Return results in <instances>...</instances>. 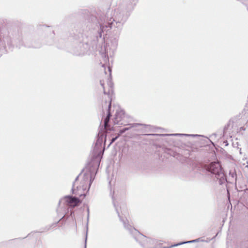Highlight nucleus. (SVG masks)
Segmentation results:
<instances>
[{
    "instance_id": "f257e3e1",
    "label": "nucleus",
    "mask_w": 248,
    "mask_h": 248,
    "mask_svg": "<svg viewBox=\"0 0 248 248\" xmlns=\"http://www.w3.org/2000/svg\"><path fill=\"white\" fill-rule=\"evenodd\" d=\"M101 56L102 62L101 63L103 62L102 67L103 68L104 73L107 78V85L100 81V84L103 88L104 93L107 95L108 97L105 101V106L108 107V113L104 120V126L107 128L108 126V124L111 115L109 110L111 108V96L113 93V83L111 81V69L109 65L108 55L107 56L106 53H102ZM103 107H105V105H103Z\"/></svg>"
},
{
    "instance_id": "f03ea898",
    "label": "nucleus",
    "mask_w": 248,
    "mask_h": 248,
    "mask_svg": "<svg viewBox=\"0 0 248 248\" xmlns=\"http://www.w3.org/2000/svg\"><path fill=\"white\" fill-rule=\"evenodd\" d=\"M129 233L134 235L136 241H139L140 243L144 248H155V241L146 237L145 236L141 234L138 230L133 228H125Z\"/></svg>"
},
{
    "instance_id": "7ed1b4c3",
    "label": "nucleus",
    "mask_w": 248,
    "mask_h": 248,
    "mask_svg": "<svg viewBox=\"0 0 248 248\" xmlns=\"http://www.w3.org/2000/svg\"><path fill=\"white\" fill-rule=\"evenodd\" d=\"M78 176L76 181L78 178ZM92 181L91 173L88 171L85 172L83 175L82 180L81 182V185L76 186V181L74 182L73 185L72 191L73 193L77 194V192L78 191H85L89 188Z\"/></svg>"
},
{
    "instance_id": "20e7f679",
    "label": "nucleus",
    "mask_w": 248,
    "mask_h": 248,
    "mask_svg": "<svg viewBox=\"0 0 248 248\" xmlns=\"http://www.w3.org/2000/svg\"><path fill=\"white\" fill-rule=\"evenodd\" d=\"M91 50V46L87 42H79L74 48L73 53L76 55L87 54Z\"/></svg>"
},
{
    "instance_id": "39448f33",
    "label": "nucleus",
    "mask_w": 248,
    "mask_h": 248,
    "mask_svg": "<svg viewBox=\"0 0 248 248\" xmlns=\"http://www.w3.org/2000/svg\"><path fill=\"white\" fill-rule=\"evenodd\" d=\"M206 169L208 171L215 174L216 176H220L223 174L221 166L218 162L211 163L209 165L206 167Z\"/></svg>"
},
{
    "instance_id": "423d86ee",
    "label": "nucleus",
    "mask_w": 248,
    "mask_h": 248,
    "mask_svg": "<svg viewBox=\"0 0 248 248\" xmlns=\"http://www.w3.org/2000/svg\"><path fill=\"white\" fill-rule=\"evenodd\" d=\"M113 205L115 207V209L119 217L120 220L122 221H124L123 219L122 212L121 211V207H119V201L120 198L118 194V192L115 189L113 191V195L112 196Z\"/></svg>"
},
{
    "instance_id": "0eeeda50",
    "label": "nucleus",
    "mask_w": 248,
    "mask_h": 248,
    "mask_svg": "<svg viewBox=\"0 0 248 248\" xmlns=\"http://www.w3.org/2000/svg\"><path fill=\"white\" fill-rule=\"evenodd\" d=\"M62 202H67L69 205L75 207L79 202V200L76 197L67 196L60 200L59 205L60 206Z\"/></svg>"
},
{
    "instance_id": "6e6552de",
    "label": "nucleus",
    "mask_w": 248,
    "mask_h": 248,
    "mask_svg": "<svg viewBox=\"0 0 248 248\" xmlns=\"http://www.w3.org/2000/svg\"><path fill=\"white\" fill-rule=\"evenodd\" d=\"M112 22L104 23L100 25V30L98 31L99 37L101 38L102 36V33L107 32L112 28Z\"/></svg>"
},
{
    "instance_id": "1a4fd4ad",
    "label": "nucleus",
    "mask_w": 248,
    "mask_h": 248,
    "mask_svg": "<svg viewBox=\"0 0 248 248\" xmlns=\"http://www.w3.org/2000/svg\"><path fill=\"white\" fill-rule=\"evenodd\" d=\"M162 136H186V137H197L200 136L199 135L193 134H170L162 135Z\"/></svg>"
},
{
    "instance_id": "9d476101",
    "label": "nucleus",
    "mask_w": 248,
    "mask_h": 248,
    "mask_svg": "<svg viewBox=\"0 0 248 248\" xmlns=\"http://www.w3.org/2000/svg\"><path fill=\"white\" fill-rule=\"evenodd\" d=\"M115 121L118 124H123L124 123V120L121 118L119 113L116 115Z\"/></svg>"
},
{
    "instance_id": "9b49d317",
    "label": "nucleus",
    "mask_w": 248,
    "mask_h": 248,
    "mask_svg": "<svg viewBox=\"0 0 248 248\" xmlns=\"http://www.w3.org/2000/svg\"><path fill=\"white\" fill-rule=\"evenodd\" d=\"M124 125H125V126L126 125H130V127L136 126H140L142 127V128H148V127H149L150 126V125L140 124H126L125 123L124 124Z\"/></svg>"
},
{
    "instance_id": "f8f14e48",
    "label": "nucleus",
    "mask_w": 248,
    "mask_h": 248,
    "mask_svg": "<svg viewBox=\"0 0 248 248\" xmlns=\"http://www.w3.org/2000/svg\"><path fill=\"white\" fill-rule=\"evenodd\" d=\"M117 46V43L116 41H115L114 42L112 43L111 47V48H110V49H112V52H113V51L116 50Z\"/></svg>"
},
{
    "instance_id": "ddd939ff",
    "label": "nucleus",
    "mask_w": 248,
    "mask_h": 248,
    "mask_svg": "<svg viewBox=\"0 0 248 248\" xmlns=\"http://www.w3.org/2000/svg\"><path fill=\"white\" fill-rule=\"evenodd\" d=\"M119 161L120 164H123L124 161V157L123 156V154L121 155L120 158L119 159Z\"/></svg>"
},
{
    "instance_id": "4468645a",
    "label": "nucleus",
    "mask_w": 248,
    "mask_h": 248,
    "mask_svg": "<svg viewBox=\"0 0 248 248\" xmlns=\"http://www.w3.org/2000/svg\"><path fill=\"white\" fill-rule=\"evenodd\" d=\"M119 136H117L114 138H113L112 139H111V141L110 142V143L113 142L114 141H115L118 138H119Z\"/></svg>"
},
{
    "instance_id": "2eb2a0df",
    "label": "nucleus",
    "mask_w": 248,
    "mask_h": 248,
    "mask_svg": "<svg viewBox=\"0 0 248 248\" xmlns=\"http://www.w3.org/2000/svg\"><path fill=\"white\" fill-rule=\"evenodd\" d=\"M108 47H109V45H108V46H107L106 48L105 49L106 51L107 52V53H108Z\"/></svg>"
},
{
    "instance_id": "dca6fc26",
    "label": "nucleus",
    "mask_w": 248,
    "mask_h": 248,
    "mask_svg": "<svg viewBox=\"0 0 248 248\" xmlns=\"http://www.w3.org/2000/svg\"><path fill=\"white\" fill-rule=\"evenodd\" d=\"M129 128H130V127H125V128H124L125 131L128 130Z\"/></svg>"
},
{
    "instance_id": "f3484780",
    "label": "nucleus",
    "mask_w": 248,
    "mask_h": 248,
    "mask_svg": "<svg viewBox=\"0 0 248 248\" xmlns=\"http://www.w3.org/2000/svg\"><path fill=\"white\" fill-rule=\"evenodd\" d=\"M246 168H247V169L248 170V165H247L246 166Z\"/></svg>"
},
{
    "instance_id": "a211bd4d",
    "label": "nucleus",
    "mask_w": 248,
    "mask_h": 248,
    "mask_svg": "<svg viewBox=\"0 0 248 248\" xmlns=\"http://www.w3.org/2000/svg\"><path fill=\"white\" fill-rule=\"evenodd\" d=\"M239 152H240V154H241V149H240Z\"/></svg>"
},
{
    "instance_id": "6ab92c4d",
    "label": "nucleus",
    "mask_w": 248,
    "mask_h": 248,
    "mask_svg": "<svg viewBox=\"0 0 248 248\" xmlns=\"http://www.w3.org/2000/svg\"><path fill=\"white\" fill-rule=\"evenodd\" d=\"M97 146V144H96V145H95V148H96Z\"/></svg>"
}]
</instances>
